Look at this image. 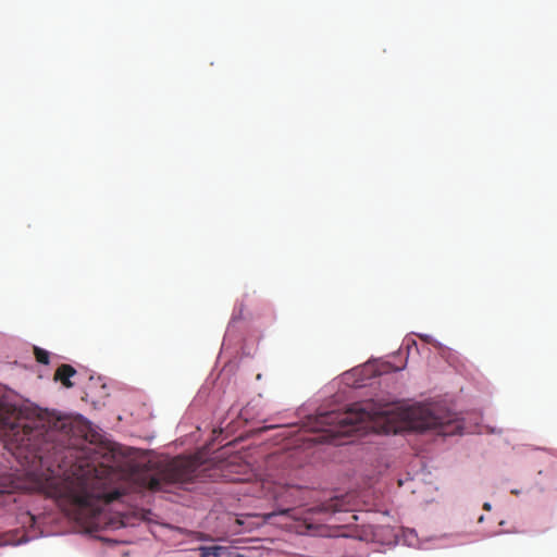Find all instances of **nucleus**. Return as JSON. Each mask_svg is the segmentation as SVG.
<instances>
[{"mask_svg":"<svg viewBox=\"0 0 557 557\" xmlns=\"http://www.w3.org/2000/svg\"><path fill=\"white\" fill-rule=\"evenodd\" d=\"M483 508H484L485 510H490V509H491V505H490L488 503H485V504L483 505Z\"/></svg>","mask_w":557,"mask_h":557,"instance_id":"13","label":"nucleus"},{"mask_svg":"<svg viewBox=\"0 0 557 557\" xmlns=\"http://www.w3.org/2000/svg\"><path fill=\"white\" fill-rule=\"evenodd\" d=\"M109 395V388L102 377L94 375L88 376L84 386L83 400L89 401L95 409H98L106 405Z\"/></svg>","mask_w":557,"mask_h":557,"instance_id":"5","label":"nucleus"},{"mask_svg":"<svg viewBox=\"0 0 557 557\" xmlns=\"http://www.w3.org/2000/svg\"><path fill=\"white\" fill-rule=\"evenodd\" d=\"M77 371L71 364L62 363L54 372V380L60 381L62 385L66 388H71L74 386V383L71 381V377L75 376Z\"/></svg>","mask_w":557,"mask_h":557,"instance_id":"6","label":"nucleus"},{"mask_svg":"<svg viewBox=\"0 0 557 557\" xmlns=\"http://www.w3.org/2000/svg\"><path fill=\"white\" fill-rule=\"evenodd\" d=\"M314 510L321 512H337L347 510V505L345 503L344 497L335 496L331 498L329 502L321 504L315 507Z\"/></svg>","mask_w":557,"mask_h":557,"instance_id":"7","label":"nucleus"},{"mask_svg":"<svg viewBox=\"0 0 557 557\" xmlns=\"http://www.w3.org/2000/svg\"><path fill=\"white\" fill-rule=\"evenodd\" d=\"M102 457H111V458H114L115 455L114 454H111V455H102Z\"/></svg>","mask_w":557,"mask_h":557,"instance_id":"14","label":"nucleus"},{"mask_svg":"<svg viewBox=\"0 0 557 557\" xmlns=\"http://www.w3.org/2000/svg\"><path fill=\"white\" fill-rule=\"evenodd\" d=\"M53 449H54V451H53L54 454L61 453L60 450L57 449L55 446L53 447Z\"/></svg>","mask_w":557,"mask_h":557,"instance_id":"15","label":"nucleus"},{"mask_svg":"<svg viewBox=\"0 0 557 557\" xmlns=\"http://www.w3.org/2000/svg\"><path fill=\"white\" fill-rule=\"evenodd\" d=\"M255 406L251 405V403L247 404L239 412L238 417L244 420L245 422H249L250 420H253L256 418V414L251 412V409Z\"/></svg>","mask_w":557,"mask_h":557,"instance_id":"11","label":"nucleus"},{"mask_svg":"<svg viewBox=\"0 0 557 557\" xmlns=\"http://www.w3.org/2000/svg\"><path fill=\"white\" fill-rule=\"evenodd\" d=\"M0 438L10 453H50L41 442L57 443L61 449L81 453H124L120 444L98 426L70 417H57L46 425L40 418H29L22 407L0 397ZM125 453H153L128 448Z\"/></svg>","mask_w":557,"mask_h":557,"instance_id":"2","label":"nucleus"},{"mask_svg":"<svg viewBox=\"0 0 557 557\" xmlns=\"http://www.w3.org/2000/svg\"><path fill=\"white\" fill-rule=\"evenodd\" d=\"M511 493L518 495V491L516 490L511 491Z\"/></svg>","mask_w":557,"mask_h":557,"instance_id":"17","label":"nucleus"},{"mask_svg":"<svg viewBox=\"0 0 557 557\" xmlns=\"http://www.w3.org/2000/svg\"><path fill=\"white\" fill-rule=\"evenodd\" d=\"M34 355H35L37 362L42 363V364L49 363V358H50L49 351H47L42 348H39V347H34Z\"/></svg>","mask_w":557,"mask_h":557,"instance_id":"10","label":"nucleus"},{"mask_svg":"<svg viewBox=\"0 0 557 557\" xmlns=\"http://www.w3.org/2000/svg\"><path fill=\"white\" fill-rule=\"evenodd\" d=\"M410 426L418 432H431L434 435L447 437L461 434V420L438 407L419 406L409 412Z\"/></svg>","mask_w":557,"mask_h":557,"instance_id":"4","label":"nucleus"},{"mask_svg":"<svg viewBox=\"0 0 557 557\" xmlns=\"http://www.w3.org/2000/svg\"><path fill=\"white\" fill-rule=\"evenodd\" d=\"M224 550L222 546H201L199 547L200 557H220Z\"/></svg>","mask_w":557,"mask_h":557,"instance_id":"9","label":"nucleus"},{"mask_svg":"<svg viewBox=\"0 0 557 557\" xmlns=\"http://www.w3.org/2000/svg\"><path fill=\"white\" fill-rule=\"evenodd\" d=\"M236 523L242 524L243 522L240 519H236Z\"/></svg>","mask_w":557,"mask_h":557,"instance_id":"16","label":"nucleus"},{"mask_svg":"<svg viewBox=\"0 0 557 557\" xmlns=\"http://www.w3.org/2000/svg\"><path fill=\"white\" fill-rule=\"evenodd\" d=\"M292 511H293L292 508L280 509L277 511H272V512L265 513L263 516V518H264V521H270L273 517H275L277 515H290Z\"/></svg>","mask_w":557,"mask_h":557,"instance_id":"12","label":"nucleus"},{"mask_svg":"<svg viewBox=\"0 0 557 557\" xmlns=\"http://www.w3.org/2000/svg\"><path fill=\"white\" fill-rule=\"evenodd\" d=\"M371 421V413L359 405H354L345 411H329L319 413L313 422L314 435H301L305 449H310L312 443H331L335 446L349 444L354 433L366 430Z\"/></svg>","mask_w":557,"mask_h":557,"instance_id":"3","label":"nucleus"},{"mask_svg":"<svg viewBox=\"0 0 557 557\" xmlns=\"http://www.w3.org/2000/svg\"><path fill=\"white\" fill-rule=\"evenodd\" d=\"M301 490L298 487H285L283 488V493L280 495H275L276 499L283 498L285 503L296 504V494L300 493Z\"/></svg>","mask_w":557,"mask_h":557,"instance_id":"8","label":"nucleus"},{"mask_svg":"<svg viewBox=\"0 0 557 557\" xmlns=\"http://www.w3.org/2000/svg\"><path fill=\"white\" fill-rule=\"evenodd\" d=\"M30 487L54 498L64 510L96 516L102 506L126 493L120 481L140 491L159 492L168 484L188 481L203 455L172 459H131L116 468L91 463L89 455H12Z\"/></svg>","mask_w":557,"mask_h":557,"instance_id":"1","label":"nucleus"}]
</instances>
